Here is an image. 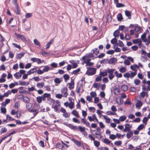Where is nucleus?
Wrapping results in <instances>:
<instances>
[{
    "label": "nucleus",
    "mask_w": 150,
    "mask_h": 150,
    "mask_svg": "<svg viewBox=\"0 0 150 150\" xmlns=\"http://www.w3.org/2000/svg\"><path fill=\"white\" fill-rule=\"evenodd\" d=\"M96 68L87 67V71L86 74L88 76H92L96 73Z\"/></svg>",
    "instance_id": "f257e3e1"
},
{
    "label": "nucleus",
    "mask_w": 150,
    "mask_h": 150,
    "mask_svg": "<svg viewBox=\"0 0 150 150\" xmlns=\"http://www.w3.org/2000/svg\"><path fill=\"white\" fill-rule=\"evenodd\" d=\"M115 70V69H108L107 72L109 74L108 77L110 80H112L114 78V75L113 74V73Z\"/></svg>",
    "instance_id": "f03ea898"
},
{
    "label": "nucleus",
    "mask_w": 150,
    "mask_h": 150,
    "mask_svg": "<svg viewBox=\"0 0 150 150\" xmlns=\"http://www.w3.org/2000/svg\"><path fill=\"white\" fill-rule=\"evenodd\" d=\"M25 72V70H21L19 72H16L14 74V76L16 79H19L21 78L22 74H24Z\"/></svg>",
    "instance_id": "7ed1b4c3"
},
{
    "label": "nucleus",
    "mask_w": 150,
    "mask_h": 150,
    "mask_svg": "<svg viewBox=\"0 0 150 150\" xmlns=\"http://www.w3.org/2000/svg\"><path fill=\"white\" fill-rule=\"evenodd\" d=\"M63 124L65 125L66 126L71 129L74 130H77L78 129V127L77 126L73 125L71 124H67L66 123L63 122Z\"/></svg>",
    "instance_id": "20e7f679"
},
{
    "label": "nucleus",
    "mask_w": 150,
    "mask_h": 150,
    "mask_svg": "<svg viewBox=\"0 0 150 150\" xmlns=\"http://www.w3.org/2000/svg\"><path fill=\"white\" fill-rule=\"evenodd\" d=\"M117 87L116 86H114V88L113 89V91L115 94L116 95H118L120 94V89L119 85H118Z\"/></svg>",
    "instance_id": "39448f33"
},
{
    "label": "nucleus",
    "mask_w": 150,
    "mask_h": 150,
    "mask_svg": "<svg viewBox=\"0 0 150 150\" xmlns=\"http://www.w3.org/2000/svg\"><path fill=\"white\" fill-rule=\"evenodd\" d=\"M125 127L122 130L123 132H126L127 131H131L130 129L132 127V125H131L129 124H126L125 125Z\"/></svg>",
    "instance_id": "423d86ee"
},
{
    "label": "nucleus",
    "mask_w": 150,
    "mask_h": 150,
    "mask_svg": "<svg viewBox=\"0 0 150 150\" xmlns=\"http://www.w3.org/2000/svg\"><path fill=\"white\" fill-rule=\"evenodd\" d=\"M15 8L14 9V12L17 15H20L21 14V10L19 7L18 4L14 6Z\"/></svg>",
    "instance_id": "0eeeda50"
},
{
    "label": "nucleus",
    "mask_w": 150,
    "mask_h": 150,
    "mask_svg": "<svg viewBox=\"0 0 150 150\" xmlns=\"http://www.w3.org/2000/svg\"><path fill=\"white\" fill-rule=\"evenodd\" d=\"M25 88H27L23 87L21 86L18 89L19 90V93H27L28 94L29 92L25 89Z\"/></svg>",
    "instance_id": "6e6552de"
},
{
    "label": "nucleus",
    "mask_w": 150,
    "mask_h": 150,
    "mask_svg": "<svg viewBox=\"0 0 150 150\" xmlns=\"http://www.w3.org/2000/svg\"><path fill=\"white\" fill-rule=\"evenodd\" d=\"M11 113L13 115H14L16 114V117L18 118H19L21 116V112L18 113V111L16 112L14 109L12 110Z\"/></svg>",
    "instance_id": "1a4fd4ad"
},
{
    "label": "nucleus",
    "mask_w": 150,
    "mask_h": 150,
    "mask_svg": "<svg viewBox=\"0 0 150 150\" xmlns=\"http://www.w3.org/2000/svg\"><path fill=\"white\" fill-rule=\"evenodd\" d=\"M140 99L139 100H138L137 102L135 105L136 108H137L138 109L140 108V107L142 106L143 105L142 102L140 101L141 100V98L139 97Z\"/></svg>",
    "instance_id": "9d476101"
},
{
    "label": "nucleus",
    "mask_w": 150,
    "mask_h": 150,
    "mask_svg": "<svg viewBox=\"0 0 150 150\" xmlns=\"http://www.w3.org/2000/svg\"><path fill=\"white\" fill-rule=\"evenodd\" d=\"M71 140L77 145L80 147L81 146L82 143L81 142L79 141L76 139L74 138H72L71 139Z\"/></svg>",
    "instance_id": "9b49d317"
},
{
    "label": "nucleus",
    "mask_w": 150,
    "mask_h": 150,
    "mask_svg": "<svg viewBox=\"0 0 150 150\" xmlns=\"http://www.w3.org/2000/svg\"><path fill=\"white\" fill-rule=\"evenodd\" d=\"M31 61H33V62H37V63L40 64L42 63V62L40 59L39 58H31Z\"/></svg>",
    "instance_id": "f8f14e48"
},
{
    "label": "nucleus",
    "mask_w": 150,
    "mask_h": 150,
    "mask_svg": "<svg viewBox=\"0 0 150 150\" xmlns=\"http://www.w3.org/2000/svg\"><path fill=\"white\" fill-rule=\"evenodd\" d=\"M15 35L17 38H20L23 41H25L26 40L25 38L23 35H20L17 33H15Z\"/></svg>",
    "instance_id": "ddd939ff"
},
{
    "label": "nucleus",
    "mask_w": 150,
    "mask_h": 150,
    "mask_svg": "<svg viewBox=\"0 0 150 150\" xmlns=\"http://www.w3.org/2000/svg\"><path fill=\"white\" fill-rule=\"evenodd\" d=\"M91 52H93L94 54L97 55L99 53V50L98 48H95L91 50Z\"/></svg>",
    "instance_id": "4468645a"
},
{
    "label": "nucleus",
    "mask_w": 150,
    "mask_h": 150,
    "mask_svg": "<svg viewBox=\"0 0 150 150\" xmlns=\"http://www.w3.org/2000/svg\"><path fill=\"white\" fill-rule=\"evenodd\" d=\"M141 38L144 42H147V39L146 38V35L145 33L143 34L141 36Z\"/></svg>",
    "instance_id": "2eb2a0df"
},
{
    "label": "nucleus",
    "mask_w": 150,
    "mask_h": 150,
    "mask_svg": "<svg viewBox=\"0 0 150 150\" xmlns=\"http://www.w3.org/2000/svg\"><path fill=\"white\" fill-rule=\"evenodd\" d=\"M54 40L53 39H51L50 40L46 45V49H48L50 47V45L54 42Z\"/></svg>",
    "instance_id": "dca6fc26"
},
{
    "label": "nucleus",
    "mask_w": 150,
    "mask_h": 150,
    "mask_svg": "<svg viewBox=\"0 0 150 150\" xmlns=\"http://www.w3.org/2000/svg\"><path fill=\"white\" fill-rule=\"evenodd\" d=\"M131 12L129 11L126 10L125 11V13L126 16L128 17L129 19L131 18Z\"/></svg>",
    "instance_id": "f3484780"
},
{
    "label": "nucleus",
    "mask_w": 150,
    "mask_h": 150,
    "mask_svg": "<svg viewBox=\"0 0 150 150\" xmlns=\"http://www.w3.org/2000/svg\"><path fill=\"white\" fill-rule=\"evenodd\" d=\"M36 71V68H34L30 69V70L27 72V73H28V74L30 75L35 72Z\"/></svg>",
    "instance_id": "a211bd4d"
},
{
    "label": "nucleus",
    "mask_w": 150,
    "mask_h": 150,
    "mask_svg": "<svg viewBox=\"0 0 150 150\" xmlns=\"http://www.w3.org/2000/svg\"><path fill=\"white\" fill-rule=\"evenodd\" d=\"M116 62V60L114 57L110 58L108 61V63L110 64H115V62Z\"/></svg>",
    "instance_id": "6ab92c4d"
},
{
    "label": "nucleus",
    "mask_w": 150,
    "mask_h": 150,
    "mask_svg": "<svg viewBox=\"0 0 150 150\" xmlns=\"http://www.w3.org/2000/svg\"><path fill=\"white\" fill-rule=\"evenodd\" d=\"M71 114L77 117H79L78 112L76 110H74L71 112Z\"/></svg>",
    "instance_id": "aec40b11"
},
{
    "label": "nucleus",
    "mask_w": 150,
    "mask_h": 150,
    "mask_svg": "<svg viewBox=\"0 0 150 150\" xmlns=\"http://www.w3.org/2000/svg\"><path fill=\"white\" fill-rule=\"evenodd\" d=\"M128 132L126 134V137L128 139H129L133 134V132L132 131H128Z\"/></svg>",
    "instance_id": "412c9836"
},
{
    "label": "nucleus",
    "mask_w": 150,
    "mask_h": 150,
    "mask_svg": "<svg viewBox=\"0 0 150 150\" xmlns=\"http://www.w3.org/2000/svg\"><path fill=\"white\" fill-rule=\"evenodd\" d=\"M132 42L134 44H139L140 42H142V40L141 39L139 38L133 40H132Z\"/></svg>",
    "instance_id": "4be33fe9"
},
{
    "label": "nucleus",
    "mask_w": 150,
    "mask_h": 150,
    "mask_svg": "<svg viewBox=\"0 0 150 150\" xmlns=\"http://www.w3.org/2000/svg\"><path fill=\"white\" fill-rule=\"evenodd\" d=\"M121 88L122 91H126L128 89V87L127 85H122Z\"/></svg>",
    "instance_id": "5701e85b"
},
{
    "label": "nucleus",
    "mask_w": 150,
    "mask_h": 150,
    "mask_svg": "<svg viewBox=\"0 0 150 150\" xmlns=\"http://www.w3.org/2000/svg\"><path fill=\"white\" fill-rule=\"evenodd\" d=\"M117 18L119 21H121L123 19L122 15L121 13H119L117 16Z\"/></svg>",
    "instance_id": "b1692460"
},
{
    "label": "nucleus",
    "mask_w": 150,
    "mask_h": 150,
    "mask_svg": "<svg viewBox=\"0 0 150 150\" xmlns=\"http://www.w3.org/2000/svg\"><path fill=\"white\" fill-rule=\"evenodd\" d=\"M23 101L25 103H28L30 101V100L28 97L25 96L23 99Z\"/></svg>",
    "instance_id": "393cba45"
},
{
    "label": "nucleus",
    "mask_w": 150,
    "mask_h": 150,
    "mask_svg": "<svg viewBox=\"0 0 150 150\" xmlns=\"http://www.w3.org/2000/svg\"><path fill=\"white\" fill-rule=\"evenodd\" d=\"M62 80V79L56 78L54 79V82L56 83L59 84L60 83Z\"/></svg>",
    "instance_id": "a878e982"
},
{
    "label": "nucleus",
    "mask_w": 150,
    "mask_h": 150,
    "mask_svg": "<svg viewBox=\"0 0 150 150\" xmlns=\"http://www.w3.org/2000/svg\"><path fill=\"white\" fill-rule=\"evenodd\" d=\"M103 142L105 144H109L111 143V141L108 139L105 138L103 139Z\"/></svg>",
    "instance_id": "bb28decb"
},
{
    "label": "nucleus",
    "mask_w": 150,
    "mask_h": 150,
    "mask_svg": "<svg viewBox=\"0 0 150 150\" xmlns=\"http://www.w3.org/2000/svg\"><path fill=\"white\" fill-rule=\"evenodd\" d=\"M9 103V99H6L5 102H3L1 103V105L4 107H5L6 105Z\"/></svg>",
    "instance_id": "cd10ccee"
},
{
    "label": "nucleus",
    "mask_w": 150,
    "mask_h": 150,
    "mask_svg": "<svg viewBox=\"0 0 150 150\" xmlns=\"http://www.w3.org/2000/svg\"><path fill=\"white\" fill-rule=\"evenodd\" d=\"M107 71H100L99 74V75L101 76L104 77L106 76L107 75Z\"/></svg>",
    "instance_id": "c85d7f7f"
},
{
    "label": "nucleus",
    "mask_w": 150,
    "mask_h": 150,
    "mask_svg": "<svg viewBox=\"0 0 150 150\" xmlns=\"http://www.w3.org/2000/svg\"><path fill=\"white\" fill-rule=\"evenodd\" d=\"M114 74H115L116 77L117 78H120L122 77V75L121 74H119L117 71H116L115 72Z\"/></svg>",
    "instance_id": "c756f323"
},
{
    "label": "nucleus",
    "mask_w": 150,
    "mask_h": 150,
    "mask_svg": "<svg viewBox=\"0 0 150 150\" xmlns=\"http://www.w3.org/2000/svg\"><path fill=\"white\" fill-rule=\"evenodd\" d=\"M93 143L94 144V146L96 147H98L100 145V142H99L97 141V140H94L93 142Z\"/></svg>",
    "instance_id": "7c9ffc66"
},
{
    "label": "nucleus",
    "mask_w": 150,
    "mask_h": 150,
    "mask_svg": "<svg viewBox=\"0 0 150 150\" xmlns=\"http://www.w3.org/2000/svg\"><path fill=\"white\" fill-rule=\"evenodd\" d=\"M119 32L118 30H117L114 31L113 33V35L115 38H116L117 37L119 36Z\"/></svg>",
    "instance_id": "2f4dec72"
},
{
    "label": "nucleus",
    "mask_w": 150,
    "mask_h": 150,
    "mask_svg": "<svg viewBox=\"0 0 150 150\" xmlns=\"http://www.w3.org/2000/svg\"><path fill=\"white\" fill-rule=\"evenodd\" d=\"M34 44L36 45H38L39 47H41V45L39 41L36 39H35L34 40Z\"/></svg>",
    "instance_id": "473e14b6"
},
{
    "label": "nucleus",
    "mask_w": 150,
    "mask_h": 150,
    "mask_svg": "<svg viewBox=\"0 0 150 150\" xmlns=\"http://www.w3.org/2000/svg\"><path fill=\"white\" fill-rule=\"evenodd\" d=\"M149 118L148 117H144L142 120L143 122L145 125H146L147 123V121L148 120Z\"/></svg>",
    "instance_id": "72a5a7b5"
},
{
    "label": "nucleus",
    "mask_w": 150,
    "mask_h": 150,
    "mask_svg": "<svg viewBox=\"0 0 150 150\" xmlns=\"http://www.w3.org/2000/svg\"><path fill=\"white\" fill-rule=\"evenodd\" d=\"M144 127V124H142L139 125L137 127V129L139 131L142 130Z\"/></svg>",
    "instance_id": "f704fd0d"
},
{
    "label": "nucleus",
    "mask_w": 150,
    "mask_h": 150,
    "mask_svg": "<svg viewBox=\"0 0 150 150\" xmlns=\"http://www.w3.org/2000/svg\"><path fill=\"white\" fill-rule=\"evenodd\" d=\"M37 101L38 103H41L42 102V97L41 96H39L36 98Z\"/></svg>",
    "instance_id": "c9c22d12"
},
{
    "label": "nucleus",
    "mask_w": 150,
    "mask_h": 150,
    "mask_svg": "<svg viewBox=\"0 0 150 150\" xmlns=\"http://www.w3.org/2000/svg\"><path fill=\"white\" fill-rule=\"evenodd\" d=\"M80 71V69L79 68L73 71L72 72V74L75 75L76 74Z\"/></svg>",
    "instance_id": "e433bc0d"
},
{
    "label": "nucleus",
    "mask_w": 150,
    "mask_h": 150,
    "mask_svg": "<svg viewBox=\"0 0 150 150\" xmlns=\"http://www.w3.org/2000/svg\"><path fill=\"white\" fill-rule=\"evenodd\" d=\"M106 114L108 115H117L116 113L115 112H112L110 111H108L106 112Z\"/></svg>",
    "instance_id": "4c0bfd02"
},
{
    "label": "nucleus",
    "mask_w": 150,
    "mask_h": 150,
    "mask_svg": "<svg viewBox=\"0 0 150 150\" xmlns=\"http://www.w3.org/2000/svg\"><path fill=\"white\" fill-rule=\"evenodd\" d=\"M122 143V142L121 141H116L114 142V144L116 146H120Z\"/></svg>",
    "instance_id": "58836bf2"
},
{
    "label": "nucleus",
    "mask_w": 150,
    "mask_h": 150,
    "mask_svg": "<svg viewBox=\"0 0 150 150\" xmlns=\"http://www.w3.org/2000/svg\"><path fill=\"white\" fill-rule=\"evenodd\" d=\"M69 108L70 109H72L73 108L74 105V103L73 102H70L69 103Z\"/></svg>",
    "instance_id": "ea45409f"
},
{
    "label": "nucleus",
    "mask_w": 150,
    "mask_h": 150,
    "mask_svg": "<svg viewBox=\"0 0 150 150\" xmlns=\"http://www.w3.org/2000/svg\"><path fill=\"white\" fill-rule=\"evenodd\" d=\"M142 29V28L139 26H136L134 28V30L136 32H139Z\"/></svg>",
    "instance_id": "a19ab883"
},
{
    "label": "nucleus",
    "mask_w": 150,
    "mask_h": 150,
    "mask_svg": "<svg viewBox=\"0 0 150 150\" xmlns=\"http://www.w3.org/2000/svg\"><path fill=\"white\" fill-rule=\"evenodd\" d=\"M126 118V117L125 115H122L120 117L119 120L121 122L125 120Z\"/></svg>",
    "instance_id": "79ce46f5"
},
{
    "label": "nucleus",
    "mask_w": 150,
    "mask_h": 150,
    "mask_svg": "<svg viewBox=\"0 0 150 150\" xmlns=\"http://www.w3.org/2000/svg\"><path fill=\"white\" fill-rule=\"evenodd\" d=\"M116 138V136L114 134H111L110 135L109 138L112 140H114Z\"/></svg>",
    "instance_id": "37998d69"
},
{
    "label": "nucleus",
    "mask_w": 150,
    "mask_h": 150,
    "mask_svg": "<svg viewBox=\"0 0 150 150\" xmlns=\"http://www.w3.org/2000/svg\"><path fill=\"white\" fill-rule=\"evenodd\" d=\"M33 14L31 13H26L25 15V17L26 18H30L32 17Z\"/></svg>",
    "instance_id": "c03bdc74"
},
{
    "label": "nucleus",
    "mask_w": 150,
    "mask_h": 150,
    "mask_svg": "<svg viewBox=\"0 0 150 150\" xmlns=\"http://www.w3.org/2000/svg\"><path fill=\"white\" fill-rule=\"evenodd\" d=\"M87 58L93 57H94V54L92 53H90L89 54H86Z\"/></svg>",
    "instance_id": "a18cd8bd"
},
{
    "label": "nucleus",
    "mask_w": 150,
    "mask_h": 150,
    "mask_svg": "<svg viewBox=\"0 0 150 150\" xmlns=\"http://www.w3.org/2000/svg\"><path fill=\"white\" fill-rule=\"evenodd\" d=\"M18 89L13 88L11 89L10 91V94H11V93H13V94H15L18 91Z\"/></svg>",
    "instance_id": "49530a36"
},
{
    "label": "nucleus",
    "mask_w": 150,
    "mask_h": 150,
    "mask_svg": "<svg viewBox=\"0 0 150 150\" xmlns=\"http://www.w3.org/2000/svg\"><path fill=\"white\" fill-rule=\"evenodd\" d=\"M54 111L56 112L59 113V110L58 109V106L57 105H55L54 106Z\"/></svg>",
    "instance_id": "de8ad7c7"
},
{
    "label": "nucleus",
    "mask_w": 150,
    "mask_h": 150,
    "mask_svg": "<svg viewBox=\"0 0 150 150\" xmlns=\"http://www.w3.org/2000/svg\"><path fill=\"white\" fill-rule=\"evenodd\" d=\"M116 6L117 7L120 8L124 7L125 5L121 3H117L116 5Z\"/></svg>",
    "instance_id": "09e8293b"
},
{
    "label": "nucleus",
    "mask_w": 150,
    "mask_h": 150,
    "mask_svg": "<svg viewBox=\"0 0 150 150\" xmlns=\"http://www.w3.org/2000/svg\"><path fill=\"white\" fill-rule=\"evenodd\" d=\"M117 41V39L116 38H115L112 39L111 40V42L112 44H115Z\"/></svg>",
    "instance_id": "8fccbe9b"
},
{
    "label": "nucleus",
    "mask_w": 150,
    "mask_h": 150,
    "mask_svg": "<svg viewBox=\"0 0 150 150\" xmlns=\"http://www.w3.org/2000/svg\"><path fill=\"white\" fill-rule=\"evenodd\" d=\"M91 97L92 98H94L96 97L97 95L96 93L95 92H91L90 93Z\"/></svg>",
    "instance_id": "3c124183"
},
{
    "label": "nucleus",
    "mask_w": 150,
    "mask_h": 150,
    "mask_svg": "<svg viewBox=\"0 0 150 150\" xmlns=\"http://www.w3.org/2000/svg\"><path fill=\"white\" fill-rule=\"evenodd\" d=\"M72 121L73 122L79 124L80 122V121L76 117H74L72 119Z\"/></svg>",
    "instance_id": "603ef678"
},
{
    "label": "nucleus",
    "mask_w": 150,
    "mask_h": 150,
    "mask_svg": "<svg viewBox=\"0 0 150 150\" xmlns=\"http://www.w3.org/2000/svg\"><path fill=\"white\" fill-rule=\"evenodd\" d=\"M79 130L81 132H83L85 131V129H86L84 127H82L81 126H79Z\"/></svg>",
    "instance_id": "864d4df0"
},
{
    "label": "nucleus",
    "mask_w": 150,
    "mask_h": 150,
    "mask_svg": "<svg viewBox=\"0 0 150 150\" xmlns=\"http://www.w3.org/2000/svg\"><path fill=\"white\" fill-rule=\"evenodd\" d=\"M53 99L51 98H49L47 99V100L48 101V103L50 105H51L52 102L53 101Z\"/></svg>",
    "instance_id": "5fc2aeb1"
},
{
    "label": "nucleus",
    "mask_w": 150,
    "mask_h": 150,
    "mask_svg": "<svg viewBox=\"0 0 150 150\" xmlns=\"http://www.w3.org/2000/svg\"><path fill=\"white\" fill-rule=\"evenodd\" d=\"M105 53H101L98 56H97L96 57H95V58H98L100 59L102 58L105 56Z\"/></svg>",
    "instance_id": "6e6d98bb"
},
{
    "label": "nucleus",
    "mask_w": 150,
    "mask_h": 150,
    "mask_svg": "<svg viewBox=\"0 0 150 150\" xmlns=\"http://www.w3.org/2000/svg\"><path fill=\"white\" fill-rule=\"evenodd\" d=\"M44 97L47 98L50 97V94L49 93H45L42 95Z\"/></svg>",
    "instance_id": "4d7b16f0"
},
{
    "label": "nucleus",
    "mask_w": 150,
    "mask_h": 150,
    "mask_svg": "<svg viewBox=\"0 0 150 150\" xmlns=\"http://www.w3.org/2000/svg\"><path fill=\"white\" fill-rule=\"evenodd\" d=\"M119 71L121 72L124 73L126 71V68L124 67H121L119 69Z\"/></svg>",
    "instance_id": "13d9d810"
},
{
    "label": "nucleus",
    "mask_w": 150,
    "mask_h": 150,
    "mask_svg": "<svg viewBox=\"0 0 150 150\" xmlns=\"http://www.w3.org/2000/svg\"><path fill=\"white\" fill-rule=\"evenodd\" d=\"M140 118L138 117L136 118L135 119L133 120L132 122L138 123L140 122Z\"/></svg>",
    "instance_id": "bf43d9fd"
},
{
    "label": "nucleus",
    "mask_w": 150,
    "mask_h": 150,
    "mask_svg": "<svg viewBox=\"0 0 150 150\" xmlns=\"http://www.w3.org/2000/svg\"><path fill=\"white\" fill-rule=\"evenodd\" d=\"M63 78L65 79V81H66L69 79V76L68 75L65 74L63 76Z\"/></svg>",
    "instance_id": "052dcab7"
},
{
    "label": "nucleus",
    "mask_w": 150,
    "mask_h": 150,
    "mask_svg": "<svg viewBox=\"0 0 150 150\" xmlns=\"http://www.w3.org/2000/svg\"><path fill=\"white\" fill-rule=\"evenodd\" d=\"M62 96V94L60 93L57 94L55 95L56 97L59 99H61Z\"/></svg>",
    "instance_id": "680f3d73"
},
{
    "label": "nucleus",
    "mask_w": 150,
    "mask_h": 150,
    "mask_svg": "<svg viewBox=\"0 0 150 150\" xmlns=\"http://www.w3.org/2000/svg\"><path fill=\"white\" fill-rule=\"evenodd\" d=\"M130 90L131 92H134L136 91L137 89L135 87H131L130 88Z\"/></svg>",
    "instance_id": "e2e57ef3"
},
{
    "label": "nucleus",
    "mask_w": 150,
    "mask_h": 150,
    "mask_svg": "<svg viewBox=\"0 0 150 150\" xmlns=\"http://www.w3.org/2000/svg\"><path fill=\"white\" fill-rule=\"evenodd\" d=\"M24 53L21 52L18 55L17 57H18V58L21 59L22 57H23L24 56Z\"/></svg>",
    "instance_id": "0e129e2a"
},
{
    "label": "nucleus",
    "mask_w": 150,
    "mask_h": 150,
    "mask_svg": "<svg viewBox=\"0 0 150 150\" xmlns=\"http://www.w3.org/2000/svg\"><path fill=\"white\" fill-rule=\"evenodd\" d=\"M99 99L98 97H96L94 98V103H96L99 101Z\"/></svg>",
    "instance_id": "69168bd1"
},
{
    "label": "nucleus",
    "mask_w": 150,
    "mask_h": 150,
    "mask_svg": "<svg viewBox=\"0 0 150 150\" xmlns=\"http://www.w3.org/2000/svg\"><path fill=\"white\" fill-rule=\"evenodd\" d=\"M50 69V68L48 66H45V68L44 69H43V71L44 72H47Z\"/></svg>",
    "instance_id": "338daca9"
},
{
    "label": "nucleus",
    "mask_w": 150,
    "mask_h": 150,
    "mask_svg": "<svg viewBox=\"0 0 150 150\" xmlns=\"http://www.w3.org/2000/svg\"><path fill=\"white\" fill-rule=\"evenodd\" d=\"M147 92H145L144 91H142L140 93V95L141 96L142 98H144L145 96L146 93H147Z\"/></svg>",
    "instance_id": "774afa93"
}]
</instances>
